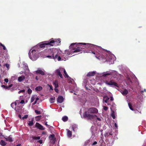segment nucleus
<instances>
[{
    "label": "nucleus",
    "mask_w": 146,
    "mask_h": 146,
    "mask_svg": "<svg viewBox=\"0 0 146 146\" xmlns=\"http://www.w3.org/2000/svg\"><path fill=\"white\" fill-rule=\"evenodd\" d=\"M78 44H82L84 45H86V46H88V48L91 47L92 48L97 47L95 45L90 43H72L70 46V49H72L74 51H72L73 53L78 52L82 50V48L79 46Z\"/></svg>",
    "instance_id": "nucleus-1"
},
{
    "label": "nucleus",
    "mask_w": 146,
    "mask_h": 146,
    "mask_svg": "<svg viewBox=\"0 0 146 146\" xmlns=\"http://www.w3.org/2000/svg\"><path fill=\"white\" fill-rule=\"evenodd\" d=\"M98 112L97 109L95 108L92 107L88 109L87 111H85L83 114V116L85 118H87L88 119L91 120L97 117L95 114H96Z\"/></svg>",
    "instance_id": "nucleus-2"
},
{
    "label": "nucleus",
    "mask_w": 146,
    "mask_h": 146,
    "mask_svg": "<svg viewBox=\"0 0 146 146\" xmlns=\"http://www.w3.org/2000/svg\"><path fill=\"white\" fill-rule=\"evenodd\" d=\"M47 53L48 55L46 57L49 58L55 59L58 58V61H60L61 58L59 55V50L56 48H52L48 49Z\"/></svg>",
    "instance_id": "nucleus-3"
},
{
    "label": "nucleus",
    "mask_w": 146,
    "mask_h": 146,
    "mask_svg": "<svg viewBox=\"0 0 146 146\" xmlns=\"http://www.w3.org/2000/svg\"><path fill=\"white\" fill-rule=\"evenodd\" d=\"M96 52L92 51V53L96 55L95 56L99 60H104L106 59L107 57L106 51L103 49L97 47Z\"/></svg>",
    "instance_id": "nucleus-4"
},
{
    "label": "nucleus",
    "mask_w": 146,
    "mask_h": 146,
    "mask_svg": "<svg viewBox=\"0 0 146 146\" xmlns=\"http://www.w3.org/2000/svg\"><path fill=\"white\" fill-rule=\"evenodd\" d=\"M49 45L53 46H56L60 45L61 41L60 38L54 39L53 38H52L49 40Z\"/></svg>",
    "instance_id": "nucleus-5"
},
{
    "label": "nucleus",
    "mask_w": 146,
    "mask_h": 146,
    "mask_svg": "<svg viewBox=\"0 0 146 146\" xmlns=\"http://www.w3.org/2000/svg\"><path fill=\"white\" fill-rule=\"evenodd\" d=\"M29 55L30 58L32 60H36L37 58V54L36 51L34 49L32 50H30Z\"/></svg>",
    "instance_id": "nucleus-6"
},
{
    "label": "nucleus",
    "mask_w": 146,
    "mask_h": 146,
    "mask_svg": "<svg viewBox=\"0 0 146 146\" xmlns=\"http://www.w3.org/2000/svg\"><path fill=\"white\" fill-rule=\"evenodd\" d=\"M48 45H49V41L42 42L38 44L39 47L43 48H44L46 47H47V46Z\"/></svg>",
    "instance_id": "nucleus-7"
},
{
    "label": "nucleus",
    "mask_w": 146,
    "mask_h": 146,
    "mask_svg": "<svg viewBox=\"0 0 146 146\" xmlns=\"http://www.w3.org/2000/svg\"><path fill=\"white\" fill-rule=\"evenodd\" d=\"M63 70L64 69L63 68H59L56 70V75L59 76L61 78H63V77L62 74L61 73V72H62Z\"/></svg>",
    "instance_id": "nucleus-8"
},
{
    "label": "nucleus",
    "mask_w": 146,
    "mask_h": 146,
    "mask_svg": "<svg viewBox=\"0 0 146 146\" xmlns=\"http://www.w3.org/2000/svg\"><path fill=\"white\" fill-rule=\"evenodd\" d=\"M105 83L108 85H114L117 87H118V84L117 83L113 82L112 80L110 81L109 82H108V81L106 80L105 82Z\"/></svg>",
    "instance_id": "nucleus-9"
},
{
    "label": "nucleus",
    "mask_w": 146,
    "mask_h": 146,
    "mask_svg": "<svg viewBox=\"0 0 146 146\" xmlns=\"http://www.w3.org/2000/svg\"><path fill=\"white\" fill-rule=\"evenodd\" d=\"M35 126L38 129L41 130H43L44 129L43 126L38 123L36 122L35 124Z\"/></svg>",
    "instance_id": "nucleus-10"
},
{
    "label": "nucleus",
    "mask_w": 146,
    "mask_h": 146,
    "mask_svg": "<svg viewBox=\"0 0 146 146\" xmlns=\"http://www.w3.org/2000/svg\"><path fill=\"white\" fill-rule=\"evenodd\" d=\"M64 101V98L62 96H59L57 98V102L59 103H62Z\"/></svg>",
    "instance_id": "nucleus-11"
},
{
    "label": "nucleus",
    "mask_w": 146,
    "mask_h": 146,
    "mask_svg": "<svg viewBox=\"0 0 146 146\" xmlns=\"http://www.w3.org/2000/svg\"><path fill=\"white\" fill-rule=\"evenodd\" d=\"M35 72L36 74H40L42 75H45V73L44 72L41 70H36Z\"/></svg>",
    "instance_id": "nucleus-12"
},
{
    "label": "nucleus",
    "mask_w": 146,
    "mask_h": 146,
    "mask_svg": "<svg viewBox=\"0 0 146 146\" xmlns=\"http://www.w3.org/2000/svg\"><path fill=\"white\" fill-rule=\"evenodd\" d=\"M25 79V77L24 76H22L18 77V80L19 82L23 81Z\"/></svg>",
    "instance_id": "nucleus-13"
},
{
    "label": "nucleus",
    "mask_w": 146,
    "mask_h": 146,
    "mask_svg": "<svg viewBox=\"0 0 146 146\" xmlns=\"http://www.w3.org/2000/svg\"><path fill=\"white\" fill-rule=\"evenodd\" d=\"M53 84L55 88H58L59 86L58 82L57 80H55L53 82Z\"/></svg>",
    "instance_id": "nucleus-14"
},
{
    "label": "nucleus",
    "mask_w": 146,
    "mask_h": 146,
    "mask_svg": "<svg viewBox=\"0 0 146 146\" xmlns=\"http://www.w3.org/2000/svg\"><path fill=\"white\" fill-rule=\"evenodd\" d=\"M4 138L5 139V140L7 141H9L10 142H13V140L12 138L11 137V135H10L8 138L5 137H4Z\"/></svg>",
    "instance_id": "nucleus-15"
},
{
    "label": "nucleus",
    "mask_w": 146,
    "mask_h": 146,
    "mask_svg": "<svg viewBox=\"0 0 146 146\" xmlns=\"http://www.w3.org/2000/svg\"><path fill=\"white\" fill-rule=\"evenodd\" d=\"M96 74L95 72H88L87 75V76H94Z\"/></svg>",
    "instance_id": "nucleus-16"
},
{
    "label": "nucleus",
    "mask_w": 146,
    "mask_h": 146,
    "mask_svg": "<svg viewBox=\"0 0 146 146\" xmlns=\"http://www.w3.org/2000/svg\"><path fill=\"white\" fill-rule=\"evenodd\" d=\"M113 132L112 131H110L109 133H106L104 134L105 137H107L109 136L110 135H112Z\"/></svg>",
    "instance_id": "nucleus-17"
},
{
    "label": "nucleus",
    "mask_w": 146,
    "mask_h": 146,
    "mask_svg": "<svg viewBox=\"0 0 146 146\" xmlns=\"http://www.w3.org/2000/svg\"><path fill=\"white\" fill-rule=\"evenodd\" d=\"M0 144L2 146H5L7 144V143L3 140H1L0 141Z\"/></svg>",
    "instance_id": "nucleus-18"
},
{
    "label": "nucleus",
    "mask_w": 146,
    "mask_h": 146,
    "mask_svg": "<svg viewBox=\"0 0 146 146\" xmlns=\"http://www.w3.org/2000/svg\"><path fill=\"white\" fill-rule=\"evenodd\" d=\"M72 130L74 131H76L77 129V126L76 125L74 124L72 125Z\"/></svg>",
    "instance_id": "nucleus-19"
},
{
    "label": "nucleus",
    "mask_w": 146,
    "mask_h": 146,
    "mask_svg": "<svg viewBox=\"0 0 146 146\" xmlns=\"http://www.w3.org/2000/svg\"><path fill=\"white\" fill-rule=\"evenodd\" d=\"M31 137L34 140H39L40 139V136H32Z\"/></svg>",
    "instance_id": "nucleus-20"
},
{
    "label": "nucleus",
    "mask_w": 146,
    "mask_h": 146,
    "mask_svg": "<svg viewBox=\"0 0 146 146\" xmlns=\"http://www.w3.org/2000/svg\"><path fill=\"white\" fill-rule=\"evenodd\" d=\"M42 89V87L41 86H38L35 88V90L38 91L41 90Z\"/></svg>",
    "instance_id": "nucleus-21"
},
{
    "label": "nucleus",
    "mask_w": 146,
    "mask_h": 146,
    "mask_svg": "<svg viewBox=\"0 0 146 146\" xmlns=\"http://www.w3.org/2000/svg\"><path fill=\"white\" fill-rule=\"evenodd\" d=\"M67 135L68 137H70L72 136V134L71 132L69 130L67 129Z\"/></svg>",
    "instance_id": "nucleus-22"
},
{
    "label": "nucleus",
    "mask_w": 146,
    "mask_h": 146,
    "mask_svg": "<svg viewBox=\"0 0 146 146\" xmlns=\"http://www.w3.org/2000/svg\"><path fill=\"white\" fill-rule=\"evenodd\" d=\"M33 119H32L31 121H29V123H28V125L30 126H32L33 125Z\"/></svg>",
    "instance_id": "nucleus-23"
},
{
    "label": "nucleus",
    "mask_w": 146,
    "mask_h": 146,
    "mask_svg": "<svg viewBox=\"0 0 146 146\" xmlns=\"http://www.w3.org/2000/svg\"><path fill=\"white\" fill-rule=\"evenodd\" d=\"M112 74L111 73H108L107 72L105 73H104L102 75V76L104 77H106L107 76L111 75Z\"/></svg>",
    "instance_id": "nucleus-24"
},
{
    "label": "nucleus",
    "mask_w": 146,
    "mask_h": 146,
    "mask_svg": "<svg viewBox=\"0 0 146 146\" xmlns=\"http://www.w3.org/2000/svg\"><path fill=\"white\" fill-rule=\"evenodd\" d=\"M68 117L66 116L63 117L62 118V120L64 122L67 121L68 120Z\"/></svg>",
    "instance_id": "nucleus-25"
},
{
    "label": "nucleus",
    "mask_w": 146,
    "mask_h": 146,
    "mask_svg": "<svg viewBox=\"0 0 146 146\" xmlns=\"http://www.w3.org/2000/svg\"><path fill=\"white\" fill-rule=\"evenodd\" d=\"M128 93V91L127 90L125 89L124 90L122 93L123 95L125 96L127 95Z\"/></svg>",
    "instance_id": "nucleus-26"
},
{
    "label": "nucleus",
    "mask_w": 146,
    "mask_h": 146,
    "mask_svg": "<svg viewBox=\"0 0 146 146\" xmlns=\"http://www.w3.org/2000/svg\"><path fill=\"white\" fill-rule=\"evenodd\" d=\"M55 100V97L54 98H50L49 99V101L51 103H52L54 102Z\"/></svg>",
    "instance_id": "nucleus-27"
},
{
    "label": "nucleus",
    "mask_w": 146,
    "mask_h": 146,
    "mask_svg": "<svg viewBox=\"0 0 146 146\" xmlns=\"http://www.w3.org/2000/svg\"><path fill=\"white\" fill-rule=\"evenodd\" d=\"M36 96H37L36 95H35V96H33L31 98V102H33L34 101V100L36 98Z\"/></svg>",
    "instance_id": "nucleus-28"
},
{
    "label": "nucleus",
    "mask_w": 146,
    "mask_h": 146,
    "mask_svg": "<svg viewBox=\"0 0 146 146\" xmlns=\"http://www.w3.org/2000/svg\"><path fill=\"white\" fill-rule=\"evenodd\" d=\"M63 69L64 70L63 71H64V73L65 75V77L66 78H68L69 77V76L67 74V72L65 70L64 68H63Z\"/></svg>",
    "instance_id": "nucleus-29"
},
{
    "label": "nucleus",
    "mask_w": 146,
    "mask_h": 146,
    "mask_svg": "<svg viewBox=\"0 0 146 146\" xmlns=\"http://www.w3.org/2000/svg\"><path fill=\"white\" fill-rule=\"evenodd\" d=\"M128 105L129 107V108L131 110L133 111L134 110L132 108V106L131 104L130 103H129L128 104Z\"/></svg>",
    "instance_id": "nucleus-30"
},
{
    "label": "nucleus",
    "mask_w": 146,
    "mask_h": 146,
    "mask_svg": "<svg viewBox=\"0 0 146 146\" xmlns=\"http://www.w3.org/2000/svg\"><path fill=\"white\" fill-rule=\"evenodd\" d=\"M42 116L41 115H38L36 117V119L37 120H39L41 118Z\"/></svg>",
    "instance_id": "nucleus-31"
},
{
    "label": "nucleus",
    "mask_w": 146,
    "mask_h": 146,
    "mask_svg": "<svg viewBox=\"0 0 146 146\" xmlns=\"http://www.w3.org/2000/svg\"><path fill=\"white\" fill-rule=\"evenodd\" d=\"M104 98H106V100H104V102L106 103H107L109 99V98L108 96H106V97H104Z\"/></svg>",
    "instance_id": "nucleus-32"
},
{
    "label": "nucleus",
    "mask_w": 146,
    "mask_h": 146,
    "mask_svg": "<svg viewBox=\"0 0 146 146\" xmlns=\"http://www.w3.org/2000/svg\"><path fill=\"white\" fill-rule=\"evenodd\" d=\"M35 112L37 114H40L41 113V112L40 111L37 110H35Z\"/></svg>",
    "instance_id": "nucleus-33"
},
{
    "label": "nucleus",
    "mask_w": 146,
    "mask_h": 146,
    "mask_svg": "<svg viewBox=\"0 0 146 146\" xmlns=\"http://www.w3.org/2000/svg\"><path fill=\"white\" fill-rule=\"evenodd\" d=\"M27 92L29 94H31L32 92V90L30 88H29L27 90Z\"/></svg>",
    "instance_id": "nucleus-34"
},
{
    "label": "nucleus",
    "mask_w": 146,
    "mask_h": 146,
    "mask_svg": "<svg viewBox=\"0 0 146 146\" xmlns=\"http://www.w3.org/2000/svg\"><path fill=\"white\" fill-rule=\"evenodd\" d=\"M28 115H25L23 117H22V119L24 120L25 119H27L28 118Z\"/></svg>",
    "instance_id": "nucleus-35"
},
{
    "label": "nucleus",
    "mask_w": 146,
    "mask_h": 146,
    "mask_svg": "<svg viewBox=\"0 0 146 146\" xmlns=\"http://www.w3.org/2000/svg\"><path fill=\"white\" fill-rule=\"evenodd\" d=\"M13 105H14L15 106H16L17 105V103L16 102H14L12 103L11 104V106L13 108Z\"/></svg>",
    "instance_id": "nucleus-36"
},
{
    "label": "nucleus",
    "mask_w": 146,
    "mask_h": 146,
    "mask_svg": "<svg viewBox=\"0 0 146 146\" xmlns=\"http://www.w3.org/2000/svg\"><path fill=\"white\" fill-rule=\"evenodd\" d=\"M25 92V90L24 89H23V90H22L19 91L18 92V93L19 94H20V93H22V92Z\"/></svg>",
    "instance_id": "nucleus-37"
},
{
    "label": "nucleus",
    "mask_w": 146,
    "mask_h": 146,
    "mask_svg": "<svg viewBox=\"0 0 146 146\" xmlns=\"http://www.w3.org/2000/svg\"><path fill=\"white\" fill-rule=\"evenodd\" d=\"M48 85L50 87V90H53V88L52 85H50L49 84H48Z\"/></svg>",
    "instance_id": "nucleus-38"
},
{
    "label": "nucleus",
    "mask_w": 146,
    "mask_h": 146,
    "mask_svg": "<svg viewBox=\"0 0 146 146\" xmlns=\"http://www.w3.org/2000/svg\"><path fill=\"white\" fill-rule=\"evenodd\" d=\"M1 87L3 88H4L5 89H8V86H5L4 85H2L1 86Z\"/></svg>",
    "instance_id": "nucleus-39"
},
{
    "label": "nucleus",
    "mask_w": 146,
    "mask_h": 146,
    "mask_svg": "<svg viewBox=\"0 0 146 146\" xmlns=\"http://www.w3.org/2000/svg\"><path fill=\"white\" fill-rule=\"evenodd\" d=\"M55 91L57 93H58L59 90L57 88H55L54 89Z\"/></svg>",
    "instance_id": "nucleus-40"
},
{
    "label": "nucleus",
    "mask_w": 146,
    "mask_h": 146,
    "mask_svg": "<svg viewBox=\"0 0 146 146\" xmlns=\"http://www.w3.org/2000/svg\"><path fill=\"white\" fill-rule=\"evenodd\" d=\"M111 116L113 118V119H115V116L114 114L113 113H112L111 114Z\"/></svg>",
    "instance_id": "nucleus-41"
},
{
    "label": "nucleus",
    "mask_w": 146,
    "mask_h": 146,
    "mask_svg": "<svg viewBox=\"0 0 146 146\" xmlns=\"http://www.w3.org/2000/svg\"><path fill=\"white\" fill-rule=\"evenodd\" d=\"M54 137H55V135H54V134L50 135L49 136V137H51L52 138H54Z\"/></svg>",
    "instance_id": "nucleus-42"
},
{
    "label": "nucleus",
    "mask_w": 146,
    "mask_h": 146,
    "mask_svg": "<svg viewBox=\"0 0 146 146\" xmlns=\"http://www.w3.org/2000/svg\"><path fill=\"white\" fill-rule=\"evenodd\" d=\"M13 86V84H11L9 85V86H8V89H9L10 88L12 87Z\"/></svg>",
    "instance_id": "nucleus-43"
},
{
    "label": "nucleus",
    "mask_w": 146,
    "mask_h": 146,
    "mask_svg": "<svg viewBox=\"0 0 146 146\" xmlns=\"http://www.w3.org/2000/svg\"><path fill=\"white\" fill-rule=\"evenodd\" d=\"M104 109L105 110H107L108 109V107L106 106H104Z\"/></svg>",
    "instance_id": "nucleus-44"
},
{
    "label": "nucleus",
    "mask_w": 146,
    "mask_h": 146,
    "mask_svg": "<svg viewBox=\"0 0 146 146\" xmlns=\"http://www.w3.org/2000/svg\"><path fill=\"white\" fill-rule=\"evenodd\" d=\"M20 103H21V104H23L25 103V101L24 100H22L20 102Z\"/></svg>",
    "instance_id": "nucleus-45"
},
{
    "label": "nucleus",
    "mask_w": 146,
    "mask_h": 146,
    "mask_svg": "<svg viewBox=\"0 0 146 146\" xmlns=\"http://www.w3.org/2000/svg\"><path fill=\"white\" fill-rule=\"evenodd\" d=\"M3 47V49L4 50H6V47L5 46L2 44V45L1 46Z\"/></svg>",
    "instance_id": "nucleus-46"
},
{
    "label": "nucleus",
    "mask_w": 146,
    "mask_h": 146,
    "mask_svg": "<svg viewBox=\"0 0 146 146\" xmlns=\"http://www.w3.org/2000/svg\"><path fill=\"white\" fill-rule=\"evenodd\" d=\"M4 81L6 83H7L8 82L9 80L7 78H5L4 79Z\"/></svg>",
    "instance_id": "nucleus-47"
},
{
    "label": "nucleus",
    "mask_w": 146,
    "mask_h": 146,
    "mask_svg": "<svg viewBox=\"0 0 146 146\" xmlns=\"http://www.w3.org/2000/svg\"><path fill=\"white\" fill-rule=\"evenodd\" d=\"M96 118V119L98 120V121H101V119L100 118L98 117H95V118L94 119H95Z\"/></svg>",
    "instance_id": "nucleus-48"
},
{
    "label": "nucleus",
    "mask_w": 146,
    "mask_h": 146,
    "mask_svg": "<svg viewBox=\"0 0 146 146\" xmlns=\"http://www.w3.org/2000/svg\"><path fill=\"white\" fill-rule=\"evenodd\" d=\"M38 142L40 144H42V140H39L38 141Z\"/></svg>",
    "instance_id": "nucleus-49"
},
{
    "label": "nucleus",
    "mask_w": 146,
    "mask_h": 146,
    "mask_svg": "<svg viewBox=\"0 0 146 146\" xmlns=\"http://www.w3.org/2000/svg\"><path fill=\"white\" fill-rule=\"evenodd\" d=\"M97 143V142L96 141H94L92 144V145H95Z\"/></svg>",
    "instance_id": "nucleus-50"
},
{
    "label": "nucleus",
    "mask_w": 146,
    "mask_h": 146,
    "mask_svg": "<svg viewBox=\"0 0 146 146\" xmlns=\"http://www.w3.org/2000/svg\"><path fill=\"white\" fill-rule=\"evenodd\" d=\"M113 97H112V96L110 98V101H113Z\"/></svg>",
    "instance_id": "nucleus-51"
},
{
    "label": "nucleus",
    "mask_w": 146,
    "mask_h": 146,
    "mask_svg": "<svg viewBox=\"0 0 146 146\" xmlns=\"http://www.w3.org/2000/svg\"><path fill=\"white\" fill-rule=\"evenodd\" d=\"M5 66L7 68H8L9 66V64H5Z\"/></svg>",
    "instance_id": "nucleus-52"
},
{
    "label": "nucleus",
    "mask_w": 146,
    "mask_h": 146,
    "mask_svg": "<svg viewBox=\"0 0 146 146\" xmlns=\"http://www.w3.org/2000/svg\"><path fill=\"white\" fill-rule=\"evenodd\" d=\"M114 126L116 128H117V127H118V126H117V124L116 123H115Z\"/></svg>",
    "instance_id": "nucleus-53"
},
{
    "label": "nucleus",
    "mask_w": 146,
    "mask_h": 146,
    "mask_svg": "<svg viewBox=\"0 0 146 146\" xmlns=\"http://www.w3.org/2000/svg\"><path fill=\"white\" fill-rule=\"evenodd\" d=\"M36 102H37L36 101H35L34 102L33 104V105H35V104H36Z\"/></svg>",
    "instance_id": "nucleus-54"
},
{
    "label": "nucleus",
    "mask_w": 146,
    "mask_h": 146,
    "mask_svg": "<svg viewBox=\"0 0 146 146\" xmlns=\"http://www.w3.org/2000/svg\"><path fill=\"white\" fill-rule=\"evenodd\" d=\"M103 141V140L101 139L99 141V142H101V143H102Z\"/></svg>",
    "instance_id": "nucleus-55"
},
{
    "label": "nucleus",
    "mask_w": 146,
    "mask_h": 146,
    "mask_svg": "<svg viewBox=\"0 0 146 146\" xmlns=\"http://www.w3.org/2000/svg\"><path fill=\"white\" fill-rule=\"evenodd\" d=\"M35 79H36L37 80H38V76H36L35 77Z\"/></svg>",
    "instance_id": "nucleus-56"
},
{
    "label": "nucleus",
    "mask_w": 146,
    "mask_h": 146,
    "mask_svg": "<svg viewBox=\"0 0 146 146\" xmlns=\"http://www.w3.org/2000/svg\"><path fill=\"white\" fill-rule=\"evenodd\" d=\"M39 100V98L38 97H37L36 98V100H35V101H36L37 102V100Z\"/></svg>",
    "instance_id": "nucleus-57"
},
{
    "label": "nucleus",
    "mask_w": 146,
    "mask_h": 146,
    "mask_svg": "<svg viewBox=\"0 0 146 146\" xmlns=\"http://www.w3.org/2000/svg\"><path fill=\"white\" fill-rule=\"evenodd\" d=\"M18 116H19V117L21 119V117H21V115H18Z\"/></svg>",
    "instance_id": "nucleus-58"
},
{
    "label": "nucleus",
    "mask_w": 146,
    "mask_h": 146,
    "mask_svg": "<svg viewBox=\"0 0 146 146\" xmlns=\"http://www.w3.org/2000/svg\"><path fill=\"white\" fill-rule=\"evenodd\" d=\"M45 134L46 133L44 132H43L42 133V134L43 135Z\"/></svg>",
    "instance_id": "nucleus-59"
},
{
    "label": "nucleus",
    "mask_w": 146,
    "mask_h": 146,
    "mask_svg": "<svg viewBox=\"0 0 146 146\" xmlns=\"http://www.w3.org/2000/svg\"><path fill=\"white\" fill-rule=\"evenodd\" d=\"M21 144H19L18 145H17V146H21Z\"/></svg>",
    "instance_id": "nucleus-60"
},
{
    "label": "nucleus",
    "mask_w": 146,
    "mask_h": 146,
    "mask_svg": "<svg viewBox=\"0 0 146 146\" xmlns=\"http://www.w3.org/2000/svg\"><path fill=\"white\" fill-rule=\"evenodd\" d=\"M46 126L47 127H49V125H48V124H47V125H46Z\"/></svg>",
    "instance_id": "nucleus-61"
},
{
    "label": "nucleus",
    "mask_w": 146,
    "mask_h": 146,
    "mask_svg": "<svg viewBox=\"0 0 146 146\" xmlns=\"http://www.w3.org/2000/svg\"><path fill=\"white\" fill-rule=\"evenodd\" d=\"M47 125V122H46L45 123V125Z\"/></svg>",
    "instance_id": "nucleus-62"
},
{
    "label": "nucleus",
    "mask_w": 146,
    "mask_h": 146,
    "mask_svg": "<svg viewBox=\"0 0 146 146\" xmlns=\"http://www.w3.org/2000/svg\"><path fill=\"white\" fill-rule=\"evenodd\" d=\"M2 44H3L1 43L0 42V46H1L2 45Z\"/></svg>",
    "instance_id": "nucleus-63"
},
{
    "label": "nucleus",
    "mask_w": 146,
    "mask_h": 146,
    "mask_svg": "<svg viewBox=\"0 0 146 146\" xmlns=\"http://www.w3.org/2000/svg\"><path fill=\"white\" fill-rule=\"evenodd\" d=\"M24 72H21V73H20V74H22V73H24Z\"/></svg>",
    "instance_id": "nucleus-64"
}]
</instances>
